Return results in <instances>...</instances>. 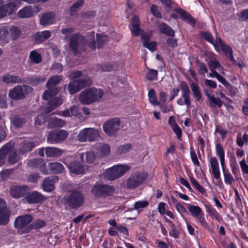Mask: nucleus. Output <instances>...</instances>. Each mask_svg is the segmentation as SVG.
<instances>
[{
  "label": "nucleus",
  "instance_id": "obj_1",
  "mask_svg": "<svg viewBox=\"0 0 248 248\" xmlns=\"http://www.w3.org/2000/svg\"><path fill=\"white\" fill-rule=\"evenodd\" d=\"M103 94L102 90L95 87L90 88L80 93L79 101L83 105H91L98 102Z\"/></svg>",
  "mask_w": 248,
  "mask_h": 248
},
{
  "label": "nucleus",
  "instance_id": "obj_2",
  "mask_svg": "<svg viewBox=\"0 0 248 248\" xmlns=\"http://www.w3.org/2000/svg\"><path fill=\"white\" fill-rule=\"evenodd\" d=\"M84 201V195L80 191L77 190H72L64 197L65 204L71 209H77L80 207Z\"/></svg>",
  "mask_w": 248,
  "mask_h": 248
},
{
  "label": "nucleus",
  "instance_id": "obj_3",
  "mask_svg": "<svg viewBox=\"0 0 248 248\" xmlns=\"http://www.w3.org/2000/svg\"><path fill=\"white\" fill-rule=\"evenodd\" d=\"M180 89L174 88L172 89V94L177 96L180 90L182 92L181 97L177 100V103L179 105L183 106L186 105L189 107L191 105V100L190 99V90L188 84L186 81H182L180 83Z\"/></svg>",
  "mask_w": 248,
  "mask_h": 248
},
{
  "label": "nucleus",
  "instance_id": "obj_4",
  "mask_svg": "<svg viewBox=\"0 0 248 248\" xmlns=\"http://www.w3.org/2000/svg\"><path fill=\"white\" fill-rule=\"evenodd\" d=\"M5 4L3 0H0V19L12 15L18 8L21 0H7Z\"/></svg>",
  "mask_w": 248,
  "mask_h": 248
},
{
  "label": "nucleus",
  "instance_id": "obj_5",
  "mask_svg": "<svg viewBox=\"0 0 248 248\" xmlns=\"http://www.w3.org/2000/svg\"><path fill=\"white\" fill-rule=\"evenodd\" d=\"M92 84V80L88 77L70 81L67 86L69 93L72 95L77 93L82 89L90 86Z\"/></svg>",
  "mask_w": 248,
  "mask_h": 248
},
{
  "label": "nucleus",
  "instance_id": "obj_6",
  "mask_svg": "<svg viewBox=\"0 0 248 248\" xmlns=\"http://www.w3.org/2000/svg\"><path fill=\"white\" fill-rule=\"evenodd\" d=\"M147 177V173L144 172L136 171L132 173L126 181L127 188L135 189L142 185Z\"/></svg>",
  "mask_w": 248,
  "mask_h": 248
},
{
  "label": "nucleus",
  "instance_id": "obj_7",
  "mask_svg": "<svg viewBox=\"0 0 248 248\" xmlns=\"http://www.w3.org/2000/svg\"><path fill=\"white\" fill-rule=\"evenodd\" d=\"M130 169V167L128 165H115L107 170L106 176L108 180L113 181L123 176Z\"/></svg>",
  "mask_w": 248,
  "mask_h": 248
},
{
  "label": "nucleus",
  "instance_id": "obj_8",
  "mask_svg": "<svg viewBox=\"0 0 248 248\" xmlns=\"http://www.w3.org/2000/svg\"><path fill=\"white\" fill-rule=\"evenodd\" d=\"M32 91L33 88L31 86L17 85L10 90L9 96L14 100H20L25 98Z\"/></svg>",
  "mask_w": 248,
  "mask_h": 248
},
{
  "label": "nucleus",
  "instance_id": "obj_9",
  "mask_svg": "<svg viewBox=\"0 0 248 248\" xmlns=\"http://www.w3.org/2000/svg\"><path fill=\"white\" fill-rule=\"evenodd\" d=\"M115 188L112 186L95 184L92 188V193L95 197L111 196L115 192Z\"/></svg>",
  "mask_w": 248,
  "mask_h": 248
},
{
  "label": "nucleus",
  "instance_id": "obj_10",
  "mask_svg": "<svg viewBox=\"0 0 248 248\" xmlns=\"http://www.w3.org/2000/svg\"><path fill=\"white\" fill-rule=\"evenodd\" d=\"M86 38L84 36L79 33L73 34L69 38V47L72 52L76 55L79 54L78 47L80 45L86 44Z\"/></svg>",
  "mask_w": 248,
  "mask_h": 248
},
{
  "label": "nucleus",
  "instance_id": "obj_11",
  "mask_svg": "<svg viewBox=\"0 0 248 248\" xmlns=\"http://www.w3.org/2000/svg\"><path fill=\"white\" fill-rule=\"evenodd\" d=\"M98 137L99 132L97 129L86 128L80 131L77 136V139L80 142H91L96 140Z\"/></svg>",
  "mask_w": 248,
  "mask_h": 248
},
{
  "label": "nucleus",
  "instance_id": "obj_12",
  "mask_svg": "<svg viewBox=\"0 0 248 248\" xmlns=\"http://www.w3.org/2000/svg\"><path fill=\"white\" fill-rule=\"evenodd\" d=\"M68 134L64 130H53L50 131L47 136V142L51 143H60L66 139Z\"/></svg>",
  "mask_w": 248,
  "mask_h": 248
},
{
  "label": "nucleus",
  "instance_id": "obj_13",
  "mask_svg": "<svg viewBox=\"0 0 248 248\" xmlns=\"http://www.w3.org/2000/svg\"><path fill=\"white\" fill-rule=\"evenodd\" d=\"M33 217L29 214L18 216L14 222V226L17 230H22V232L32 221Z\"/></svg>",
  "mask_w": 248,
  "mask_h": 248
},
{
  "label": "nucleus",
  "instance_id": "obj_14",
  "mask_svg": "<svg viewBox=\"0 0 248 248\" xmlns=\"http://www.w3.org/2000/svg\"><path fill=\"white\" fill-rule=\"evenodd\" d=\"M29 190L30 187L27 185H15L11 187L10 193L12 198L18 199L25 196Z\"/></svg>",
  "mask_w": 248,
  "mask_h": 248
},
{
  "label": "nucleus",
  "instance_id": "obj_15",
  "mask_svg": "<svg viewBox=\"0 0 248 248\" xmlns=\"http://www.w3.org/2000/svg\"><path fill=\"white\" fill-rule=\"evenodd\" d=\"M24 198L29 204L41 203L46 200L44 195L37 191H29Z\"/></svg>",
  "mask_w": 248,
  "mask_h": 248
},
{
  "label": "nucleus",
  "instance_id": "obj_16",
  "mask_svg": "<svg viewBox=\"0 0 248 248\" xmlns=\"http://www.w3.org/2000/svg\"><path fill=\"white\" fill-rule=\"evenodd\" d=\"M59 177L51 175L46 177L43 181L42 186L43 189L48 192H51L55 189V185L59 181Z\"/></svg>",
  "mask_w": 248,
  "mask_h": 248
},
{
  "label": "nucleus",
  "instance_id": "obj_17",
  "mask_svg": "<svg viewBox=\"0 0 248 248\" xmlns=\"http://www.w3.org/2000/svg\"><path fill=\"white\" fill-rule=\"evenodd\" d=\"M38 145L37 142L29 139H25L19 144V151L21 154H27Z\"/></svg>",
  "mask_w": 248,
  "mask_h": 248
},
{
  "label": "nucleus",
  "instance_id": "obj_18",
  "mask_svg": "<svg viewBox=\"0 0 248 248\" xmlns=\"http://www.w3.org/2000/svg\"><path fill=\"white\" fill-rule=\"evenodd\" d=\"M70 172L75 174H83L85 170L83 165L77 160L71 161L69 163L66 164L64 162Z\"/></svg>",
  "mask_w": 248,
  "mask_h": 248
},
{
  "label": "nucleus",
  "instance_id": "obj_19",
  "mask_svg": "<svg viewBox=\"0 0 248 248\" xmlns=\"http://www.w3.org/2000/svg\"><path fill=\"white\" fill-rule=\"evenodd\" d=\"M62 103V96L55 97L50 99L46 105L45 112L46 113H50L61 106Z\"/></svg>",
  "mask_w": 248,
  "mask_h": 248
},
{
  "label": "nucleus",
  "instance_id": "obj_20",
  "mask_svg": "<svg viewBox=\"0 0 248 248\" xmlns=\"http://www.w3.org/2000/svg\"><path fill=\"white\" fill-rule=\"evenodd\" d=\"M2 81L6 84H19L26 82L25 78H21L20 77L10 74L4 75L2 77Z\"/></svg>",
  "mask_w": 248,
  "mask_h": 248
},
{
  "label": "nucleus",
  "instance_id": "obj_21",
  "mask_svg": "<svg viewBox=\"0 0 248 248\" xmlns=\"http://www.w3.org/2000/svg\"><path fill=\"white\" fill-rule=\"evenodd\" d=\"M28 165L31 168H39L43 173L44 174H48V171L46 168V164L42 159L34 158L28 162Z\"/></svg>",
  "mask_w": 248,
  "mask_h": 248
},
{
  "label": "nucleus",
  "instance_id": "obj_22",
  "mask_svg": "<svg viewBox=\"0 0 248 248\" xmlns=\"http://www.w3.org/2000/svg\"><path fill=\"white\" fill-rule=\"evenodd\" d=\"M165 221L169 224L170 228L169 235L175 239H178L181 232V228L180 226H176L172 221L167 217H165Z\"/></svg>",
  "mask_w": 248,
  "mask_h": 248
},
{
  "label": "nucleus",
  "instance_id": "obj_23",
  "mask_svg": "<svg viewBox=\"0 0 248 248\" xmlns=\"http://www.w3.org/2000/svg\"><path fill=\"white\" fill-rule=\"evenodd\" d=\"M46 222L44 220L38 219L29 224L22 232V233H27L32 230H39L45 226Z\"/></svg>",
  "mask_w": 248,
  "mask_h": 248
},
{
  "label": "nucleus",
  "instance_id": "obj_24",
  "mask_svg": "<svg viewBox=\"0 0 248 248\" xmlns=\"http://www.w3.org/2000/svg\"><path fill=\"white\" fill-rule=\"evenodd\" d=\"M51 36V32L48 30L38 31L32 36V40L37 44H40Z\"/></svg>",
  "mask_w": 248,
  "mask_h": 248
},
{
  "label": "nucleus",
  "instance_id": "obj_25",
  "mask_svg": "<svg viewBox=\"0 0 248 248\" xmlns=\"http://www.w3.org/2000/svg\"><path fill=\"white\" fill-rule=\"evenodd\" d=\"M210 164L214 178L216 180L220 179V172L219 163L217 158L215 157H211L210 159Z\"/></svg>",
  "mask_w": 248,
  "mask_h": 248
},
{
  "label": "nucleus",
  "instance_id": "obj_26",
  "mask_svg": "<svg viewBox=\"0 0 248 248\" xmlns=\"http://www.w3.org/2000/svg\"><path fill=\"white\" fill-rule=\"evenodd\" d=\"M204 205L205 208L206 212L209 215L211 218L212 219H216L217 221L220 222L222 218L219 217V214L216 209L208 202H206Z\"/></svg>",
  "mask_w": 248,
  "mask_h": 248
},
{
  "label": "nucleus",
  "instance_id": "obj_27",
  "mask_svg": "<svg viewBox=\"0 0 248 248\" xmlns=\"http://www.w3.org/2000/svg\"><path fill=\"white\" fill-rule=\"evenodd\" d=\"M48 168V174H61L64 170L63 165L58 162L49 163Z\"/></svg>",
  "mask_w": 248,
  "mask_h": 248
},
{
  "label": "nucleus",
  "instance_id": "obj_28",
  "mask_svg": "<svg viewBox=\"0 0 248 248\" xmlns=\"http://www.w3.org/2000/svg\"><path fill=\"white\" fill-rule=\"evenodd\" d=\"M174 11L180 15V18L183 20H186L192 24H196V20L190 14H188L186 11L181 8H177L174 9Z\"/></svg>",
  "mask_w": 248,
  "mask_h": 248
},
{
  "label": "nucleus",
  "instance_id": "obj_29",
  "mask_svg": "<svg viewBox=\"0 0 248 248\" xmlns=\"http://www.w3.org/2000/svg\"><path fill=\"white\" fill-rule=\"evenodd\" d=\"M12 146L10 142L4 145L0 149V167L5 162L6 155L12 149Z\"/></svg>",
  "mask_w": 248,
  "mask_h": 248
},
{
  "label": "nucleus",
  "instance_id": "obj_30",
  "mask_svg": "<svg viewBox=\"0 0 248 248\" xmlns=\"http://www.w3.org/2000/svg\"><path fill=\"white\" fill-rule=\"evenodd\" d=\"M47 90L45 91L43 93L42 98L45 100H48L50 98H54L60 92V88L47 87Z\"/></svg>",
  "mask_w": 248,
  "mask_h": 248
},
{
  "label": "nucleus",
  "instance_id": "obj_31",
  "mask_svg": "<svg viewBox=\"0 0 248 248\" xmlns=\"http://www.w3.org/2000/svg\"><path fill=\"white\" fill-rule=\"evenodd\" d=\"M158 29L163 34H165L168 36L173 37L175 36L174 30L171 28L166 23L162 22L158 25Z\"/></svg>",
  "mask_w": 248,
  "mask_h": 248
},
{
  "label": "nucleus",
  "instance_id": "obj_32",
  "mask_svg": "<svg viewBox=\"0 0 248 248\" xmlns=\"http://www.w3.org/2000/svg\"><path fill=\"white\" fill-rule=\"evenodd\" d=\"M80 160L83 162H86L89 164L93 163L95 155L93 151H88L80 155L79 156Z\"/></svg>",
  "mask_w": 248,
  "mask_h": 248
},
{
  "label": "nucleus",
  "instance_id": "obj_33",
  "mask_svg": "<svg viewBox=\"0 0 248 248\" xmlns=\"http://www.w3.org/2000/svg\"><path fill=\"white\" fill-rule=\"evenodd\" d=\"M55 18L54 13L48 12L44 14L40 19V24L42 25H46L53 23V20Z\"/></svg>",
  "mask_w": 248,
  "mask_h": 248
},
{
  "label": "nucleus",
  "instance_id": "obj_34",
  "mask_svg": "<svg viewBox=\"0 0 248 248\" xmlns=\"http://www.w3.org/2000/svg\"><path fill=\"white\" fill-rule=\"evenodd\" d=\"M46 155L48 157H59L62 153V150L56 147H47L45 149Z\"/></svg>",
  "mask_w": 248,
  "mask_h": 248
},
{
  "label": "nucleus",
  "instance_id": "obj_35",
  "mask_svg": "<svg viewBox=\"0 0 248 248\" xmlns=\"http://www.w3.org/2000/svg\"><path fill=\"white\" fill-rule=\"evenodd\" d=\"M190 88L192 92L193 97L196 101H199L202 97L199 86L195 82H192Z\"/></svg>",
  "mask_w": 248,
  "mask_h": 248
},
{
  "label": "nucleus",
  "instance_id": "obj_36",
  "mask_svg": "<svg viewBox=\"0 0 248 248\" xmlns=\"http://www.w3.org/2000/svg\"><path fill=\"white\" fill-rule=\"evenodd\" d=\"M8 35H9L13 40L17 39L21 34V31L19 28L15 26L10 27L8 29Z\"/></svg>",
  "mask_w": 248,
  "mask_h": 248
},
{
  "label": "nucleus",
  "instance_id": "obj_37",
  "mask_svg": "<svg viewBox=\"0 0 248 248\" xmlns=\"http://www.w3.org/2000/svg\"><path fill=\"white\" fill-rule=\"evenodd\" d=\"M10 211L7 208L0 210V225H5L9 221Z\"/></svg>",
  "mask_w": 248,
  "mask_h": 248
},
{
  "label": "nucleus",
  "instance_id": "obj_38",
  "mask_svg": "<svg viewBox=\"0 0 248 248\" xmlns=\"http://www.w3.org/2000/svg\"><path fill=\"white\" fill-rule=\"evenodd\" d=\"M216 151L217 155L219 158L221 166L223 169L225 166V152L220 143L216 144Z\"/></svg>",
  "mask_w": 248,
  "mask_h": 248
},
{
  "label": "nucleus",
  "instance_id": "obj_39",
  "mask_svg": "<svg viewBox=\"0 0 248 248\" xmlns=\"http://www.w3.org/2000/svg\"><path fill=\"white\" fill-rule=\"evenodd\" d=\"M222 51L224 53L226 57L233 63H235L236 61L233 55V50L229 45L225 44L221 47Z\"/></svg>",
  "mask_w": 248,
  "mask_h": 248
},
{
  "label": "nucleus",
  "instance_id": "obj_40",
  "mask_svg": "<svg viewBox=\"0 0 248 248\" xmlns=\"http://www.w3.org/2000/svg\"><path fill=\"white\" fill-rule=\"evenodd\" d=\"M84 0H78L75 2L69 8V15L73 16L76 15V13L84 5Z\"/></svg>",
  "mask_w": 248,
  "mask_h": 248
},
{
  "label": "nucleus",
  "instance_id": "obj_41",
  "mask_svg": "<svg viewBox=\"0 0 248 248\" xmlns=\"http://www.w3.org/2000/svg\"><path fill=\"white\" fill-rule=\"evenodd\" d=\"M63 78L62 75H54L50 77L47 80L46 87H56L55 86L58 84Z\"/></svg>",
  "mask_w": 248,
  "mask_h": 248
},
{
  "label": "nucleus",
  "instance_id": "obj_42",
  "mask_svg": "<svg viewBox=\"0 0 248 248\" xmlns=\"http://www.w3.org/2000/svg\"><path fill=\"white\" fill-rule=\"evenodd\" d=\"M200 35L205 40L213 45L215 47H217V42H215L214 37L210 32L207 31H202L200 32Z\"/></svg>",
  "mask_w": 248,
  "mask_h": 248
},
{
  "label": "nucleus",
  "instance_id": "obj_43",
  "mask_svg": "<svg viewBox=\"0 0 248 248\" xmlns=\"http://www.w3.org/2000/svg\"><path fill=\"white\" fill-rule=\"evenodd\" d=\"M120 125H103L104 132L109 136H114L119 129Z\"/></svg>",
  "mask_w": 248,
  "mask_h": 248
},
{
  "label": "nucleus",
  "instance_id": "obj_44",
  "mask_svg": "<svg viewBox=\"0 0 248 248\" xmlns=\"http://www.w3.org/2000/svg\"><path fill=\"white\" fill-rule=\"evenodd\" d=\"M18 16L20 18H28L32 16L33 12L29 7H24L18 12Z\"/></svg>",
  "mask_w": 248,
  "mask_h": 248
},
{
  "label": "nucleus",
  "instance_id": "obj_45",
  "mask_svg": "<svg viewBox=\"0 0 248 248\" xmlns=\"http://www.w3.org/2000/svg\"><path fill=\"white\" fill-rule=\"evenodd\" d=\"M187 208L191 215L194 217H196L201 214H202V209L198 206L188 204Z\"/></svg>",
  "mask_w": 248,
  "mask_h": 248
},
{
  "label": "nucleus",
  "instance_id": "obj_46",
  "mask_svg": "<svg viewBox=\"0 0 248 248\" xmlns=\"http://www.w3.org/2000/svg\"><path fill=\"white\" fill-rule=\"evenodd\" d=\"M96 37V46L98 48L103 47L108 42V37L106 35L97 33Z\"/></svg>",
  "mask_w": 248,
  "mask_h": 248
},
{
  "label": "nucleus",
  "instance_id": "obj_47",
  "mask_svg": "<svg viewBox=\"0 0 248 248\" xmlns=\"http://www.w3.org/2000/svg\"><path fill=\"white\" fill-rule=\"evenodd\" d=\"M30 59L31 62L38 64L42 62L41 55L36 50H32L30 54Z\"/></svg>",
  "mask_w": 248,
  "mask_h": 248
},
{
  "label": "nucleus",
  "instance_id": "obj_48",
  "mask_svg": "<svg viewBox=\"0 0 248 248\" xmlns=\"http://www.w3.org/2000/svg\"><path fill=\"white\" fill-rule=\"evenodd\" d=\"M196 218L197 219V220L199 221V222L200 223V224L202 227L206 228L208 231H209L211 232H213V229L210 227L209 225L205 220L203 213L202 214H201L200 215H199V216L197 217Z\"/></svg>",
  "mask_w": 248,
  "mask_h": 248
},
{
  "label": "nucleus",
  "instance_id": "obj_49",
  "mask_svg": "<svg viewBox=\"0 0 248 248\" xmlns=\"http://www.w3.org/2000/svg\"><path fill=\"white\" fill-rule=\"evenodd\" d=\"M97 70L101 72H109L112 70L114 66L109 62L97 65Z\"/></svg>",
  "mask_w": 248,
  "mask_h": 248
},
{
  "label": "nucleus",
  "instance_id": "obj_50",
  "mask_svg": "<svg viewBox=\"0 0 248 248\" xmlns=\"http://www.w3.org/2000/svg\"><path fill=\"white\" fill-rule=\"evenodd\" d=\"M209 104L211 107L217 106L220 108L222 106L223 102L218 97L212 96H209Z\"/></svg>",
  "mask_w": 248,
  "mask_h": 248
},
{
  "label": "nucleus",
  "instance_id": "obj_51",
  "mask_svg": "<svg viewBox=\"0 0 248 248\" xmlns=\"http://www.w3.org/2000/svg\"><path fill=\"white\" fill-rule=\"evenodd\" d=\"M148 98L150 102L154 105H158L159 103L156 100L155 91L154 89H151L148 92Z\"/></svg>",
  "mask_w": 248,
  "mask_h": 248
},
{
  "label": "nucleus",
  "instance_id": "obj_52",
  "mask_svg": "<svg viewBox=\"0 0 248 248\" xmlns=\"http://www.w3.org/2000/svg\"><path fill=\"white\" fill-rule=\"evenodd\" d=\"M158 71L155 69H150L146 75L145 78L148 81H153L157 79Z\"/></svg>",
  "mask_w": 248,
  "mask_h": 248
},
{
  "label": "nucleus",
  "instance_id": "obj_53",
  "mask_svg": "<svg viewBox=\"0 0 248 248\" xmlns=\"http://www.w3.org/2000/svg\"><path fill=\"white\" fill-rule=\"evenodd\" d=\"M132 147V144L130 143L124 144L118 147L117 152L121 155L124 154L131 149Z\"/></svg>",
  "mask_w": 248,
  "mask_h": 248
},
{
  "label": "nucleus",
  "instance_id": "obj_54",
  "mask_svg": "<svg viewBox=\"0 0 248 248\" xmlns=\"http://www.w3.org/2000/svg\"><path fill=\"white\" fill-rule=\"evenodd\" d=\"M99 150L103 155H108L110 152V147L108 144H102L99 146Z\"/></svg>",
  "mask_w": 248,
  "mask_h": 248
},
{
  "label": "nucleus",
  "instance_id": "obj_55",
  "mask_svg": "<svg viewBox=\"0 0 248 248\" xmlns=\"http://www.w3.org/2000/svg\"><path fill=\"white\" fill-rule=\"evenodd\" d=\"M190 154L191 159L194 165L198 167L200 166V163L199 161L198 157L192 146L190 147Z\"/></svg>",
  "mask_w": 248,
  "mask_h": 248
},
{
  "label": "nucleus",
  "instance_id": "obj_56",
  "mask_svg": "<svg viewBox=\"0 0 248 248\" xmlns=\"http://www.w3.org/2000/svg\"><path fill=\"white\" fill-rule=\"evenodd\" d=\"M208 65L210 70H216L221 66L220 62L215 58L211 59L208 63Z\"/></svg>",
  "mask_w": 248,
  "mask_h": 248
},
{
  "label": "nucleus",
  "instance_id": "obj_57",
  "mask_svg": "<svg viewBox=\"0 0 248 248\" xmlns=\"http://www.w3.org/2000/svg\"><path fill=\"white\" fill-rule=\"evenodd\" d=\"M11 122L12 124H25L26 120L19 115H16L11 118Z\"/></svg>",
  "mask_w": 248,
  "mask_h": 248
},
{
  "label": "nucleus",
  "instance_id": "obj_58",
  "mask_svg": "<svg viewBox=\"0 0 248 248\" xmlns=\"http://www.w3.org/2000/svg\"><path fill=\"white\" fill-rule=\"evenodd\" d=\"M215 132L218 133L222 139H225L228 131L222 126V125H216Z\"/></svg>",
  "mask_w": 248,
  "mask_h": 248
},
{
  "label": "nucleus",
  "instance_id": "obj_59",
  "mask_svg": "<svg viewBox=\"0 0 248 248\" xmlns=\"http://www.w3.org/2000/svg\"><path fill=\"white\" fill-rule=\"evenodd\" d=\"M149 205L147 201L141 200L136 202L134 204V209L138 210L140 208H144Z\"/></svg>",
  "mask_w": 248,
  "mask_h": 248
},
{
  "label": "nucleus",
  "instance_id": "obj_60",
  "mask_svg": "<svg viewBox=\"0 0 248 248\" xmlns=\"http://www.w3.org/2000/svg\"><path fill=\"white\" fill-rule=\"evenodd\" d=\"M239 19L242 21H248V9L242 10L237 14Z\"/></svg>",
  "mask_w": 248,
  "mask_h": 248
},
{
  "label": "nucleus",
  "instance_id": "obj_61",
  "mask_svg": "<svg viewBox=\"0 0 248 248\" xmlns=\"http://www.w3.org/2000/svg\"><path fill=\"white\" fill-rule=\"evenodd\" d=\"M197 64L199 67L198 71L199 74L204 75L208 72V69L205 63L198 61L197 62Z\"/></svg>",
  "mask_w": 248,
  "mask_h": 248
},
{
  "label": "nucleus",
  "instance_id": "obj_62",
  "mask_svg": "<svg viewBox=\"0 0 248 248\" xmlns=\"http://www.w3.org/2000/svg\"><path fill=\"white\" fill-rule=\"evenodd\" d=\"M151 12L153 16L157 18H161L162 15L158 9L156 5L153 4L151 7Z\"/></svg>",
  "mask_w": 248,
  "mask_h": 248
},
{
  "label": "nucleus",
  "instance_id": "obj_63",
  "mask_svg": "<svg viewBox=\"0 0 248 248\" xmlns=\"http://www.w3.org/2000/svg\"><path fill=\"white\" fill-rule=\"evenodd\" d=\"M116 229L122 234L123 237L125 238H127L129 236L128 230L126 227L121 224H119L118 226H117Z\"/></svg>",
  "mask_w": 248,
  "mask_h": 248
},
{
  "label": "nucleus",
  "instance_id": "obj_64",
  "mask_svg": "<svg viewBox=\"0 0 248 248\" xmlns=\"http://www.w3.org/2000/svg\"><path fill=\"white\" fill-rule=\"evenodd\" d=\"M26 81H29L32 84H40L43 82H44L46 78H40V77H36V78H25Z\"/></svg>",
  "mask_w": 248,
  "mask_h": 248
}]
</instances>
